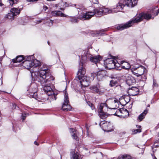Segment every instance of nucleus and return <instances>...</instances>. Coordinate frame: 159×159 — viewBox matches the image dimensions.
<instances>
[{"label": "nucleus", "instance_id": "nucleus-50", "mask_svg": "<svg viewBox=\"0 0 159 159\" xmlns=\"http://www.w3.org/2000/svg\"><path fill=\"white\" fill-rule=\"evenodd\" d=\"M38 0H27L28 2H35L37 1Z\"/></svg>", "mask_w": 159, "mask_h": 159}, {"label": "nucleus", "instance_id": "nucleus-20", "mask_svg": "<svg viewBox=\"0 0 159 159\" xmlns=\"http://www.w3.org/2000/svg\"><path fill=\"white\" fill-rule=\"evenodd\" d=\"M89 55H91V54H90L89 53H87L86 54H85V55H83L82 56L81 60L83 61V62H80L79 63V64L81 63H83V66H84V65L83 63V62L84 61L85 62V61H87L88 60V59L89 60V57H88L89 56ZM79 66L80 67L81 66V65H79ZM80 67H79V68Z\"/></svg>", "mask_w": 159, "mask_h": 159}, {"label": "nucleus", "instance_id": "nucleus-34", "mask_svg": "<svg viewBox=\"0 0 159 159\" xmlns=\"http://www.w3.org/2000/svg\"><path fill=\"white\" fill-rule=\"evenodd\" d=\"M24 59L25 60V61H33L34 60L33 55L26 56L24 58Z\"/></svg>", "mask_w": 159, "mask_h": 159}, {"label": "nucleus", "instance_id": "nucleus-26", "mask_svg": "<svg viewBox=\"0 0 159 159\" xmlns=\"http://www.w3.org/2000/svg\"><path fill=\"white\" fill-rule=\"evenodd\" d=\"M122 67L125 69H129L130 67L129 64L127 62L122 61L121 64Z\"/></svg>", "mask_w": 159, "mask_h": 159}, {"label": "nucleus", "instance_id": "nucleus-5", "mask_svg": "<svg viewBox=\"0 0 159 159\" xmlns=\"http://www.w3.org/2000/svg\"><path fill=\"white\" fill-rule=\"evenodd\" d=\"M40 63L37 60L31 61H25L22 62V66L25 68L29 70L31 67H36L40 65Z\"/></svg>", "mask_w": 159, "mask_h": 159}, {"label": "nucleus", "instance_id": "nucleus-56", "mask_svg": "<svg viewBox=\"0 0 159 159\" xmlns=\"http://www.w3.org/2000/svg\"><path fill=\"white\" fill-rule=\"evenodd\" d=\"M148 107H149V105L148 106Z\"/></svg>", "mask_w": 159, "mask_h": 159}, {"label": "nucleus", "instance_id": "nucleus-4", "mask_svg": "<svg viewBox=\"0 0 159 159\" xmlns=\"http://www.w3.org/2000/svg\"><path fill=\"white\" fill-rule=\"evenodd\" d=\"M138 0H121L117 4V8L122 10L125 6L128 7H133L136 5Z\"/></svg>", "mask_w": 159, "mask_h": 159}, {"label": "nucleus", "instance_id": "nucleus-33", "mask_svg": "<svg viewBox=\"0 0 159 159\" xmlns=\"http://www.w3.org/2000/svg\"><path fill=\"white\" fill-rule=\"evenodd\" d=\"M15 16L13 15V14L11 11L7 15V17L11 20H12L14 19Z\"/></svg>", "mask_w": 159, "mask_h": 159}, {"label": "nucleus", "instance_id": "nucleus-28", "mask_svg": "<svg viewBox=\"0 0 159 159\" xmlns=\"http://www.w3.org/2000/svg\"><path fill=\"white\" fill-rule=\"evenodd\" d=\"M118 83L117 80L116 79H114L110 81L109 85L110 86L112 87L116 86L118 85Z\"/></svg>", "mask_w": 159, "mask_h": 159}, {"label": "nucleus", "instance_id": "nucleus-16", "mask_svg": "<svg viewBox=\"0 0 159 159\" xmlns=\"http://www.w3.org/2000/svg\"><path fill=\"white\" fill-rule=\"evenodd\" d=\"M91 90L93 93H98L100 95H102L103 93L96 86L91 87Z\"/></svg>", "mask_w": 159, "mask_h": 159}, {"label": "nucleus", "instance_id": "nucleus-11", "mask_svg": "<svg viewBox=\"0 0 159 159\" xmlns=\"http://www.w3.org/2000/svg\"><path fill=\"white\" fill-rule=\"evenodd\" d=\"M135 69H136L137 73L135 72L134 73L137 74V77L142 75L146 70L145 68L142 66H140L138 67L135 68Z\"/></svg>", "mask_w": 159, "mask_h": 159}, {"label": "nucleus", "instance_id": "nucleus-44", "mask_svg": "<svg viewBox=\"0 0 159 159\" xmlns=\"http://www.w3.org/2000/svg\"><path fill=\"white\" fill-rule=\"evenodd\" d=\"M131 70L133 74L137 76V74L134 73V72L135 73H137L136 69H135V68H132Z\"/></svg>", "mask_w": 159, "mask_h": 159}, {"label": "nucleus", "instance_id": "nucleus-38", "mask_svg": "<svg viewBox=\"0 0 159 159\" xmlns=\"http://www.w3.org/2000/svg\"><path fill=\"white\" fill-rule=\"evenodd\" d=\"M87 103L89 106L90 107L92 110H93L94 109L95 107L94 105L90 102H87Z\"/></svg>", "mask_w": 159, "mask_h": 159}, {"label": "nucleus", "instance_id": "nucleus-2", "mask_svg": "<svg viewBox=\"0 0 159 159\" xmlns=\"http://www.w3.org/2000/svg\"><path fill=\"white\" fill-rule=\"evenodd\" d=\"M120 8H117V6L116 8L112 9H109L105 7H100L94 10L93 11H86L85 14L80 16L78 18L83 20H88L91 18L94 15H96L97 16L100 17L103 15L120 11L121 10Z\"/></svg>", "mask_w": 159, "mask_h": 159}, {"label": "nucleus", "instance_id": "nucleus-18", "mask_svg": "<svg viewBox=\"0 0 159 159\" xmlns=\"http://www.w3.org/2000/svg\"><path fill=\"white\" fill-rule=\"evenodd\" d=\"M37 91L36 88L34 89V90L32 91L30 90V93L29 95V97L36 99L37 96V93L36 92Z\"/></svg>", "mask_w": 159, "mask_h": 159}, {"label": "nucleus", "instance_id": "nucleus-53", "mask_svg": "<svg viewBox=\"0 0 159 159\" xmlns=\"http://www.w3.org/2000/svg\"><path fill=\"white\" fill-rule=\"evenodd\" d=\"M152 158L153 159H157V158L155 156H153V155H152Z\"/></svg>", "mask_w": 159, "mask_h": 159}, {"label": "nucleus", "instance_id": "nucleus-27", "mask_svg": "<svg viewBox=\"0 0 159 159\" xmlns=\"http://www.w3.org/2000/svg\"><path fill=\"white\" fill-rule=\"evenodd\" d=\"M24 59V58L22 56H17L16 59H13L12 61L13 63L20 62L23 60Z\"/></svg>", "mask_w": 159, "mask_h": 159}, {"label": "nucleus", "instance_id": "nucleus-7", "mask_svg": "<svg viewBox=\"0 0 159 159\" xmlns=\"http://www.w3.org/2000/svg\"><path fill=\"white\" fill-rule=\"evenodd\" d=\"M64 102L62 107V110L65 111H68L70 110L71 106L68 104L69 103L68 94L65 90L64 92Z\"/></svg>", "mask_w": 159, "mask_h": 159}, {"label": "nucleus", "instance_id": "nucleus-1", "mask_svg": "<svg viewBox=\"0 0 159 159\" xmlns=\"http://www.w3.org/2000/svg\"><path fill=\"white\" fill-rule=\"evenodd\" d=\"M31 76L34 75V79L40 82L43 87L44 91L48 95L51 93L52 90L50 85V83L54 79V77L51 75L49 70L46 65L41 67L38 72H31Z\"/></svg>", "mask_w": 159, "mask_h": 159}, {"label": "nucleus", "instance_id": "nucleus-13", "mask_svg": "<svg viewBox=\"0 0 159 159\" xmlns=\"http://www.w3.org/2000/svg\"><path fill=\"white\" fill-rule=\"evenodd\" d=\"M139 89L136 87H133L129 90V93L130 95L132 96H134L138 94Z\"/></svg>", "mask_w": 159, "mask_h": 159}, {"label": "nucleus", "instance_id": "nucleus-32", "mask_svg": "<svg viewBox=\"0 0 159 159\" xmlns=\"http://www.w3.org/2000/svg\"><path fill=\"white\" fill-rule=\"evenodd\" d=\"M86 13H83V14H82V15H80V14L79 16H78L77 18H76V17H72L71 19V20H70V21L71 22H72V23H76L78 21V19H79V20H80V19H79L78 18V17H79L80 16H81V15H84V14H85Z\"/></svg>", "mask_w": 159, "mask_h": 159}, {"label": "nucleus", "instance_id": "nucleus-51", "mask_svg": "<svg viewBox=\"0 0 159 159\" xmlns=\"http://www.w3.org/2000/svg\"><path fill=\"white\" fill-rule=\"evenodd\" d=\"M159 13V9H158L156 12V15H157Z\"/></svg>", "mask_w": 159, "mask_h": 159}, {"label": "nucleus", "instance_id": "nucleus-45", "mask_svg": "<svg viewBox=\"0 0 159 159\" xmlns=\"http://www.w3.org/2000/svg\"><path fill=\"white\" fill-rule=\"evenodd\" d=\"M141 80L142 81H145V80L147 79V77L146 76L144 75L143 77V76H142Z\"/></svg>", "mask_w": 159, "mask_h": 159}, {"label": "nucleus", "instance_id": "nucleus-23", "mask_svg": "<svg viewBox=\"0 0 159 159\" xmlns=\"http://www.w3.org/2000/svg\"><path fill=\"white\" fill-rule=\"evenodd\" d=\"M48 99L51 101L55 100L57 99L56 94H55L53 91H52L51 93L48 94Z\"/></svg>", "mask_w": 159, "mask_h": 159}, {"label": "nucleus", "instance_id": "nucleus-10", "mask_svg": "<svg viewBox=\"0 0 159 159\" xmlns=\"http://www.w3.org/2000/svg\"><path fill=\"white\" fill-rule=\"evenodd\" d=\"M105 62L107 65L108 67H110V69H112L116 66H117L116 63L114 60L111 58H108L106 60Z\"/></svg>", "mask_w": 159, "mask_h": 159}, {"label": "nucleus", "instance_id": "nucleus-25", "mask_svg": "<svg viewBox=\"0 0 159 159\" xmlns=\"http://www.w3.org/2000/svg\"><path fill=\"white\" fill-rule=\"evenodd\" d=\"M21 10L20 9H18L16 8H12L10 11L15 16L19 15L20 12Z\"/></svg>", "mask_w": 159, "mask_h": 159}, {"label": "nucleus", "instance_id": "nucleus-36", "mask_svg": "<svg viewBox=\"0 0 159 159\" xmlns=\"http://www.w3.org/2000/svg\"><path fill=\"white\" fill-rule=\"evenodd\" d=\"M125 111V110H124L123 109H118L116 111V112L114 114V115H117V114H119V113H122V111Z\"/></svg>", "mask_w": 159, "mask_h": 159}, {"label": "nucleus", "instance_id": "nucleus-17", "mask_svg": "<svg viewBox=\"0 0 159 159\" xmlns=\"http://www.w3.org/2000/svg\"><path fill=\"white\" fill-rule=\"evenodd\" d=\"M70 159H79L80 157L79 153L75 152V151H72L70 152Z\"/></svg>", "mask_w": 159, "mask_h": 159}, {"label": "nucleus", "instance_id": "nucleus-21", "mask_svg": "<svg viewBox=\"0 0 159 159\" xmlns=\"http://www.w3.org/2000/svg\"><path fill=\"white\" fill-rule=\"evenodd\" d=\"M70 134L73 139L76 140H78V138L76 135V131L75 129H74L70 128Z\"/></svg>", "mask_w": 159, "mask_h": 159}, {"label": "nucleus", "instance_id": "nucleus-31", "mask_svg": "<svg viewBox=\"0 0 159 159\" xmlns=\"http://www.w3.org/2000/svg\"><path fill=\"white\" fill-rule=\"evenodd\" d=\"M80 84L82 87H86L88 86L90 84V81H80Z\"/></svg>", "mask_w": 159, "mask_h": 159}, {"label": "nucleus", "instance_id": "nucleus-48", "mask_svg": "<svg viewBox=\"0 0 159 159\" xmlns=\"http://www.w3.org/2000/svg\"><path fill=\"white\" fill-rule=\"evenodd\" d=\"M153 86L155 87H157V85L154 80L153 81Z\"/></svg>", "mask_w": 159, "mask_h": 159}, {"label": "nucleus", "instance_id": "nucleus-30", "mask_svg": "<svg viewBox=\"0 0 159 159\" xmlns=\"http://www.w3.org/2000/svg\"><path fill=\"white\" fill-rule=\"evenodd\" d=\"M136 127L137 128H139V129H137L133 130L132 131V134H135L137 133H139L141 132V129H140L141 127V126L137 125Z\"/></svg>", "mask_w": 159, "mask_h": 159}, {"label": "nucleus", "instance_id": "nucleus-49", "mask_svg": "<svg viewBox=\"0 0 159 159\" xmlns=\"http://www.w3.org/2000/svg\"><path fill=\"white\" fill-rule=\"evenodd\" d=\"M43 19H41V20H37V24H39V23H40V22H42L43 20Z\"/></svg>", "mask_w": 159, "mask_h": 159}, {"label": "nucleus", "instance_id": "nucleus-14", "mask_svg": "<svg viewBox=\"0 0 159 159\" xmlns=\"http://www.w3.org/2000/svg\"><path fill=\"white\" fill-rule=\"evenodd\" d=\"M51 14L52 16H66V15L60 11H51Z\"/></svg>", "mask_w": 159, "mask_h": 159}, {"label": "nucleus", "instance_id": "nucleus-19", "mask_svg": "<svg viewBox=\"0 0 159 159\" xmlns=\"http://www.w3.org/2000/svg\"><path fill=\"white\" fill-rule=\"evenodd\" d=\"M135 82V79L131 76H128L127 79L126 83L129 85L133 84Z\"/></svg>", "mask_w": 159, "mask_h": 159}, {"label": "nucleus", "instance_id": "nucleus-3", "mask_svg": "<svg viewBox=\"0 0 159 159\" xmlns=\"http://www.w3.org/2000/svg\"><path fill=\"white\" fill-rule=\"evenodd\" d=\"M151 14L149 13H142L137 15L134 18L126 23L119 25L117 26L116 29L119 30H122L131 26L134 23H138L144 19L146 20H149L151 18Z\"/></svg>", "mask_w": 159, "mask_h": 159}, {"label": "nucleus", "instance_id": "nucleus-15", "mask_svg": "<svg viewBox=\"0 0 159 159\" xmlns=\"http://www.w3.org/2000/svg\"><path fill=\"white\" fill-rule=\"evenodd\" d=\"M107 105L106 103H102L100 104L98 107V112L105 111V109L103 110V108H107Z\"/></svg>", "mask_w": 159, "mask_h": 159}, {"label": "nucleus", "instance_id": "nucleus-54", "mask_svg": "<svg viewBox=\"0 0 159 159\" xmlns=\"http://www.w3.org/2000/svg\"><path fill=\"white\" fill-rule=\"evenodd\" d=\"M2 57H0V61H2Z\"/></svg>", "mask_w": 159, "mask_h": 159}, {"label": "nucleus", "instance_id": "nucleus-42", "mask_svg": "<svg viewBox=\"0 0 159 159\" xmlns=\"http://www.w3.org/2000/svg\"><path fill=\"white\" fill-rule=\"evenodd\" d=\"M91 1L93 4H98L99 3L98 0H90Z\"/></svg>", "mask_w": 159, "mask_h": 159}, {"label": "nucleus", "instance_id": "nucleus-47", "mask_svg": "<svg viewBox=\"0 0 159 159\" xmlns=\"http://www.w3.org/2000/svg\"><path fill=\"white\" fill-rule=\"evenodd\" d=\"M43 9L44 11H46L47 9H48V7L46 6H43Z\"/></svg>", "mask_w": 159, "mask_h": 159}, {"label": "nucleus", "instance_id": "nucleus-46", "mask_svg": "<svg viewBox=\"0 0 159 159\" xmlns=\"http://www.w3.org/2000/svg\"><path fill=\"white\" fill-rule=\"evenodd\" d=\"M0 7H2L3 8L5 7V6L2 3L1 0H0Z\"/></svg>", "mask_w": 159, "mask_h": 159}, {"label": "nucleus", "instance_id": "nucleus-41", "mask_svg": "<svg viewBox=\"0 0 159 159\" xmlns=\"http://www.w3.org/2000/svg\"><path fill=\"white\" fill-rule=\"evenodd\" d=\"M124 100L126 103H128L130 101V98L129 97L127 96L124 98Z\"/></svg>", "mask_w": 159, "mask_h": 159}, {"label": "nucleus", "instance_id": "nucleus-37", "mask_svg": "<svg viewBox=\"0 0 159 159\" xmlns=\"http://www.w3.org/2000/svg\"><path fill=\"white\" fill-rule=\"evenodd\" d=\"M122 159H132L131 157L129 155H124L122 156Z\"/></svg>", "mask_w": 159, "mask_h": 159}, {"label": "nucleus", "instance_id": "nucleus-22", "mask_svg": "<svg viewBox=\"0 0 159 159\" xmlns=\"http://www.w3.org/2000/svg\"><path fill=\"white\" fill-rule=\"evenodd\" d=\"M148 109L146 108L144 111L141 114H140L138 117V119L140 121H142L143 119L145 117V116L148 113Z\"/></svg>", "mask_w": 159, "mask_h": 159}, {"label": "nucleus", "instance_id": "nucleus-9", "mask_svg": "<svg viewBox=\"0 0 159 159\" xmlns=\"http://www.w3.org/2000/svg\"><path fill=\"white\" fill-rule=\"evenodd\" d=\"M100 125L102 129L105 131H110L112 129V125L110 122L104 121L102 123L101 122Z\"/></svg>", "mask_w": 159, "mask_h": 159}, {"label": "nucleus", "instance_id": "nucleus-29", "mask_svg": "<svg viewBox=\"0 0 159 159\" xmlns=\"http://www.w3.org/2000/svg\"><path fill=\"white\" fill-rule=\"evenodd\" d=\"M119 101L118 100L116 99H114L113 101H112V103L113 105H115V107L113 106V107L112 108H109L110 109H117L118 107L117 106V104H119Z\"/></svg>", "mask_w": 159, "mask_h": 159}, {"label": "nucleus", "instance_id": "nucleus-12", "mask_svg": "<svg viewBox=\"0 0 159 159\" xmlns=\"http://www.w3.org/2000/svg\"><path fill=\"white\" fill-rule=\"evenodd\" d=\"M88 57H89V60L91 62L96 64H97L102 58L100 56H93L91 55H89Z\"/></svg>", "mask_w": 159, "mask_h": 159}, {"label": "nucleus", "instance_id": "nucleus-43", "mask_svg": "<svg viewBox=\"0 0 159 159\" xmlns=\"http://www.w3.org/2000/svg\"><path fill=\"white\" fill-rule=\"evenodd\" d=\"M49 24V25L50 26H52L53 24V21L51 20H48L47 22Z\"/></svg>", "mask_w": 159, "mask_h": 159}, {"label": "nucleus", "instance_id": "nucleus-55", "mask_svg": "<svg viewBox=\"0 0 159 159\" xmlns=\"http://www.w3.org/2000/svg\"><path fill=\"white\" fill-rule=\"evenodd\" d=\"M48 44L49 45H50L49 42V41H48Z\"/></svg>", "mask_w": 159, "mask_h": 159}, {"label": "nucleus", "instance_id": "nucleus-6", "mask_svg": "<svg viewBox=\"0 0 159 159\" xmlns=\"http://www.w3.org/2000/svg\"><path fill=\"white\" fill-rule=\"evenodd\" d=\"M80 65H81V67L80 66L78 72V75L80 78H81V81H90V78L89 77L86 76H84V75L86 73V70L84 67L83 64L82 63L80 64Z\"/></svg>", "mask_w": 159, "mask_h": 159}, {"label": "nucleus", "instance_id": "nucleus-40", "mask_svg": "<svg viewBox=\"0 0 159 159\" xmlns=\"http://www.w3.org/2000/svg\"><path fill=\"white\" fill-rule=\"evenodd\" d=\"M29 115L28 113L22 114L21 116L22 119L23 120H25L26 116H28Z\"/></svg>", "mask_w": 159, "mask_h": 159}, {"label": "nucleus", "instance_id": "nucleus-24", "mask_svg": "<svg viewBox=\"0 0 159 159\" xmlns=\"http://www.w3.org/2000/svg\"><path fill=\"white\" fill-rule=\"evenodd\" d=\"M98 112L100 117L102 119H105L109 115V114H107L104 111H102Z\"/></svg>", "mask_w": 159, "mask_h": 159}, {"label": "nucleus", "instance_id": "nucleus-8", "mask_svg": "<svg viewBox=\"0 0 159 159\" xmlns=\"http://www.w3.org/2000/svg\"><path fill=\"white\" fill-rule=\"evenodd\" d=\"M107 72L104 70H99L96 73H92L91 74V76L93 79L96 77L97 80L99 81H102L106 75Z\"/></svg>", "mask_w": 159, "mask_h": 159}, {"label": "nucleus", "instance_id": "nucleus-35", "mask_svg": "<svg viewBox=\"0 0 159 159\" xmlns=\"http://www.w3.org/2000/svg\"><path fill=\"white\" fill-rule=\"evenodd\" d=\"M19 0H9V2L11 5L12 6L14 4L16 3Z\"/></svg>", "mask_w": 159, "mask_h": 159}, {"label": "nucleus", "instance_id": "nucleus-52", "mask_svg": "<svg viewBox=\"0 0 159 159\" xmlns=\"http://www.w3.org/2000/svg\"><path fill=\"white\" fill-rule=\"evenodd\" d=\"M34 143L36 145H39L37 142L36 141H34Z\"/></svg>", "mask_w": 159, "mask_h": 159}, {"label": "nucleus", "instance_id": "nucleus-39", "mask_svg": "<svg viewBox=\"0 0 159 159\" xmlns=\"http://www.w3.org/2000/svg\"><path fill=\"white\" fill-rule=\"evenodd\" d=\"M107 29H103L99 31V33H98V34H100V35H102V34H104L103 32L105 31H107Z\"/></svg>", "mask_w": 159, "mask_h": 159}]
</instances>
